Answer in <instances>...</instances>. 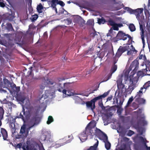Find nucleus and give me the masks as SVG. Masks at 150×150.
<instances>
[{
  "instance_id": "nucleus-1",
  "label": "nucleus",
  "mask_w": 150,
  "mask_h": 150,
  "mask_svg": "<svg viewBox=\"0 0 150 150\" xmlns=\"http://www.w3.org/2000/svg\"><path fill=\"white\" fill-rule=\"evenodd\" d=\"M124 9L131 14L134 13L137 18L139 21L140 30L141 31V38L145 37L150 38V30L148 28L147 30H145L144 31L143 30V26L144 25L143 22L144 21V16H143V8H139L134 10L127 7H125Z\"/></svg>"
},
{
  "instance_id": "nucleus-48",
  "label": "nucleus",
  "mask_w": 150,
  "mask_h": 150,
  "mask_svg": "<svg viewBox=\"0 0 150 150\" xmlns=\"http://www.w3.org/2000/svg\"><path fill=\"white\" fill-rule=\"evenodd\" d=\"M25 130V126L22 127H21L20 132V133H21L22 134H23L24 133Z\"/></svg>"
},
{
  "instance_id": "nucleus-39",
  "label": "nucleus",
  "mask_w": 150,
  "mask_h": 150,
  "mask_svg": "<svg viewBox=\"0 0 150 150\" xmlns=\"http://www.w3.org/2000/svg\"><path fill=\"white\" fill-rule=\"evenodd\" d=\"M6 29L8 31H11L13 30V28L11 25L9 23H7L6 24Z\"/></svg>"
},
{
  "instance_id": "nucleus-24",
  "label": "nucleus",
  "mask_w": 150,
  "mask_h": 150,
  "mask_svg": "<svg viewBox=\"0 0 150 150\" xmlns=\"http://www.w3.org/2000/svg\"><path fill=\"white\" fill-rule=\"evenodd\" d=\"M98 138L100 140H103V142L108 140V137L107 135L103 132L99 136Z\"/></svg>"
},
{
  "instance_id": "nucleus-45",
  "label": "nucleus",
  "mask_w": 150,
  "mask_h": 150,
  "mask_svg": "<svg viewBox=\"0 0 150 150\" xmlns=\"http://www.w3.org/2000/svg\"><path fill=\"white\" fill-rule=\"evenodd\" d=\"M90 37L91 38H97L98 37H99V36H98V35L96 33L94 32L90 34Z\"/></svg>"
},
{
  "instance_id": "nucleus-4",
  "label": "nucleus",
  "mask_w": 150,
  "mask_h": 150,
  "mask_svg": "<svg viewBox=\"0 0 150 150\" xmlns=\"http://www.w3.org/2000/svg\"><path fill=\"white\" fill-rule=\"evenodd\" d=\"M4 83L8 90L11 89L13 91H16L17 92L16 99L18 101H19V96L18 93L19 91V86L16 87L15 84L13 82H10L7 79L5 80L4 81Z\"/></svg>"
},
{
  "instance_id": "nucleus-28",
  "label": "nucleus",
  "mask_w": 150,
  "mask_h": 150,
  "mask_svg": "<svg viewBox=\"0 0 150 150\" xmlns=\"http://www.w3.org/2000/svg\"><path fill=\"white\" fill-rule=\"evenodd\" d=\"M4 113L3 109L1 107H0V126L1 125V120L3 119Z\"/></svg>"
},
{
  "instance_id": "nucleus-9",
  "label": "nucleus",
  "mask_w": 150,
  "mask_h": 150,
  "mask_svg": "<svg viewBox=\"0 0 150 150\" xmlns=\"http://www.w3.org/2000/svg\"><path fill=\"white\" fill-rule=\"evenodd\" d=\"M139 64L138 61L137 60H134L131 64L129 69L131 71L133 68L132 71L131 73L132 75H134L136 73L139 68Z\"/></svg>"
},
{
  "instance_id": "nucleus-13",
  "label": "nucleus",
  "mask_w": 150,
  "mask_h": 150,
  "mask_svg": "<svg viewBox=\"0 0 150 150\" xmlns=\"http://www.w3.org/2000/svg\"><path fill=\"white\" fill-rule=\"evenodd\" d=\"M147 69H142L141 71H138L137 75L138 77L140 76H143L144 75H150V73H149Z\"/></svg>"
},
{
  "instance_id": "nucleus-55",
  "label": "nucleus",
  "mask_w": 150,
  "mask_h": 150,
  "mask_svg": "<svg viewBox=\"0 0 150 150\" xmlns=\"http://www.w3.org/2000/svg\"><path fill=\"white\" fill-rule=\"evenodd\" d=\"M144 12L146 17H148L150 15V13L149 12V11L146 10H145Z\"/></svg>"
},
{
  "instance_id": "nucleus-27",
  "label": "nucleus",
  "mask_w": 150,
  "mask_h": 150,
  "mask_svg": "<svg viewBox=\"0 0 150 150\" xmlns=\"http://www.w3.org/2000/svg\"><path fill=\"white\" fill-rule=\"evenodd\" d=\"M135 101L139 104H144L145 103L146 100L144 98H141L135 99Z\"/></svg>"
},
{
  "instance_id": "nucleus-56",
  "label": "nucleus",
  "mask_w": 150,
  "mask_h": 150,
  "mask_svg": "<svg viewBox=\"0 0 150 150\" xmlns=\"http://www.w3.org/2000/svg\"><path fill=\"white\" fill-rule=\"evenodd\" d=\"M147 43L148 45L150 51V38H146Z\"/></svg>"
},
{
  "instance_id": "nucleus-26",
  "label": "nucleus",
  "mask_w": 150,
  "mask_h": 150,
  "mask_svg": "<svg viewBox=\"0 0 150 150\" xmlns=\"http://www.w3.org/2000/svg\"><path fill=\"white\" fill-rule=\"evenodd\" d=\"M125 36H127L128 38H131L130 36L128 34H126L125 33L121 31H119L117 34V37H118L122 38Z\"/></svg>"
},
{
  "instance_id": "nucleus-43",
  "label": "nucleus",
  "mask_w": 150,
  "mask_h": 150,
  "mask_svg": "<svg viewBox=\"0 0 150 150\" xmlns=\"http://www.w3.org/2000/svg\"><path fill=\"white\" fill-rule=\"evenodd\" d=\"M133 100V98L132 96L130 98H129L127 102V104L125 107H127V106H128V105L132 102Z\"/></svg>"
},
{
  "instance_id": "nucleus-58",
  "label": "nucleus",
  "mask_w": 150,
  "mask_h": 150,
  "mask_svg": "<svg viewBox=\"0 0 150 150\" xmlns=\"http://www.w3.org/2000/svg\"><path fill=\"white\" fill-rule=\"evenodd\" d=\"M68 137L69 138H70L69 140L68 141L69 142H70L73 138V136L72 135H69Z\"/></svg>"
},
{
  "instance_id": "nucleus-7",
  "label": "nucleus",
  "mask_w": 150,
  "mask_h": 150,
  "mask_svg": "<svg viewBox=\"0 0 150 150\" xmlns=\"http://www.w3.org/2000/svg\"><path fill=\"white\" fill-rule=\"evenodd\" d=\"M38 147L37 144H33L28 141L26 144H24L22 148L24 150H38Z\"/></svg>"
},
{
  "instance_id": "nucleus-32",
  "label": "nucleus",
  "mask_w": 150,
  "mask_h": 150,
  "mask_svg": "<svg viewBox=\"0 0 150 150\" xmlns=\"http://www.w3.org/2000/svg\"><path fill=\"white\" fill-rule=\"evenodd\" d=\"M103 132L100 129L96 128V129H95V135L98 137Z\"/></svg>"
},
{
  "instance_id": "nucleus-47",
  "label": "nucleus",
  "mask_w": 150,
  "mask_h": 150,
  "mask_svg": "<svg viewBox=\"0 0 150 150\" xmlns=\"http://www.w3.org/2000/svg\"><path fill=\"white\" fill-rule=\"evenodd\" d=\"M134 131L131 130H129L128 132L127 135L128 136L130 137L134 134Z\"/></svg>"
},
{
  "instance_id": "nucleus-18",
  "label": "nucleus",
  "mask_w": 150,
  "mask_h": 150,
  "mask_svg": "<svg viewBox=\"0 0 150 150\" xmlns=\"http://www.w3.org/2000/svg\"><path fill=\"white\" fill-rule=\"evenodd\" d=\"M30 70L27 72V69L24 67H22V69H23V73L25 76L26 77L29 76L31 74L32 72L33 71V67H31L29 68Z\"/></svg>"
},
{
  "instance_id": "nucleus-53",
  "label": "nucleus",
  "mask_w": 150,
  "mask_h": 150,
  "mask_svg": "<svg viewBox=\"0 0 150 150\" xmlns=\"http://www.w3.org/2000/svg\"><path fill=\"white\" fill-rule=\"evenodd\" d=\"M112 30V29L110 30L109 33L107 34V37H113L112 34L111 33Z\"/></svg>"
},
{
  "instance_id": "nucleus-10",
  "label": "nucleus",
  "mask_w": 150,
  "mask_h": 150,
  "mask_svg": "<svg viewBox=\"0 0 150 150\" xmlns=\"http://www.w3.org/2000/svg\"><path fill=\"white\" fill-rule=\"evenodd\" d=\"M42 117L38 115H36L33 116L31 119V122H33V124L30 127L32 128L35 125H37L39 124L40 122Z\"/></svg>"
},
{
  "instance_id": "nucleus-25",
  "label": "nucleus",
  "mask_w": 150,
  "mask_h": 150,
  "mask_svg": "<svg viewBox=\"0 0 150 150\" xmlns=\"http://www.w3.org/2000/svg\"><path fill=\"white\" fill-rule=\"evenodd\" d=\"M36 29V27L33 24H30L29 26V29L28 30V33L31 34L33 32H34Z\"/></svg>"
},
{
  "instance_id": "nucleus-50",
  "label": "nucleus",
  "mask_w": 150,
  "mask_h": 150,
  "mask_svg": "<svg viewBox=\"0 0 150 150\" xmlns=\"http://www.w3.org/2000/svg\"><path fill=\"white\" fill-rule=\"evenodd\" d=\"M1 103L2 104H8L9 103V101H8L6 99H4L2 101H1Z\"/></svg>"
},
{
  "instance_id": "nucleus-38",
  "label": "nucleus",
  "mask_w": 150,
  "mask_h": 150,
  "mask_svg": "<svg viewBox=\"0 0 150 150\" xmlns=\"http://www.w3.org/2000/svg\"><path fill=\"white\" fill-rule=\"evenodd\" d=\"M117 65H114L111 67L110 71L112 73H114L117 69Z\"/></svg>"
},
{
  "instance_id": "nucleus-40",
  "label": "nucleus",
  "mask_w": 150,
  "mask_h": 150,
  "mask_svg": "<svg viewBox=\"0 0 150 150\" xmlns=\"http://www.w3.org/2000/svg\"><path fill=\"white\" fill-rule=\"evenodd\" d=\"M113 73H112V72L110 71V73L108 74V75H107L106 76L105 78V81H107L109 79H110Z\"/></svg>"
},
{
  "instance_id": "nucleus-5",
  "label": "nucleus",
  "mask_w": 150,
  "mask_h": 150,
  "mask_svg": "<svg viewBox=\"0 0 150 150\" xmlns=\"http://www.w3.org/2000/svg\"><path fill=\"white\" fill-rule=\"evenodd\" d=\"M5 38H0V44L4 45H8L12 47L14 45V44H17L19 45V38H15L14 41L15 42L13 43V41L10 39V38H8L7 40L4 39Z\"/></svg>"
},
{
  "instance_id": "nucleus-63",
  "label": "nucleus",
  "mask_w": 150,
  "mask_h": 150,
  "mask_svg": "<svg viewBox=\"0 0 150 150\" xmlns=\"http://www.w3.org/2000/svg\"><path fill=\"white\" fill-rule=\"evenodd\" d=\"M143 56H143V54H140L139 56L138 57V58L139 59H143Z\"/></svg>"
},
{
  "instance_id": "nucleus-49",
  "label": "nucleus",
  "mask_w": 150,
  "mask_h": 150,
  "mask_svg": "<svg viewBox=\"0 0 150 150\" xmlns=\"http://www.w3.org/2000/svg\"><path fill=\"white\" fill-rule=\"evenodd\" d=\"M105 20L103 18L99 19L98 20V23L99 24H103L105 22Z\"/></svg>"
},
{
  "instance_id": "nucleus-36",
  "label": "nucleus",
  "mask_w": 150,
  "mask_h": 150,
  "mask_svg": "<svg viewBox=\"0 0 150 150\" xmlns=\"http://www.w3.org/2000/svg\"><path fill=\"white\" fill-rule=\"evenodd\" d=\"M54 119L51 116H49L48 117V120L47 122V123L49 125L51 123L53 122Z\"/></svg>"
},
{
  "instance_id": "nucleus-52",
  "label": "nucleus",
  "mask_w": 150,
  "mask_h": 150,
  "mask_svg": "<svg viewBox=\"0 0 150 150\" xmlns=\"http://www.w3.org/2000/svg\"><path fill=\"white\" fill-rule=\"evenodd\" d=\"M127 72H126L125 73V75H124V77H125V80L126 81H127V80H128V79H129V76H128V74L129 73V72H128L127 74Z\"/></svg>"
},
{
  "instance_id": "nucleus-64",
  "label": "nucleus",
  "mask_w": 150,
  "mask_h": 150,
  "mask_svg": "<svg viewBox=\"0 0 150 150\" xmlns=\"http://www.w3.org/2000/svg\"><path fill=\"white\" fill-rule=\"evenodd\" d=\"M28 3V4L29 5H30L32 2V0H26Z\"/></svg>"
},
{
  "instance_id": "nucleus-30",
  "label": "nucleus",
  "mask_w": 150,
  "mask_h": 150,
  "mask_svg": "<svg viewBox=\"0 0 150 150\" xmlns=\"http://www.w3.org/2000/svg\"><path fill=\"white\" fill-rule=\"evenodd\" d=\"M98 144V141L97 140V142L93 146H91L87 150H96Z\"/></svg>"
},
{
  "instance_id": "nucleus-34",
  "label": "nucleus",
  "mask_w": 150,
  "mask_h": 150,
  "mask_svg": "<svg viewBox=\"0 0 150 150\" xmlns=\"http://www.w3.org/2000/svg\"><path fill=\"white\" fill-rule=\"evenodd\" d=\"M42 136L44 138V140H45L47 139L50 138L51 135L50 133L47 132L45 133V134L43 135Z\"/></svg>"
},
{
  "instance_id": "nucleus-15",
  "label": "nucleus",
  "mask_w": 150,
  "mask_h": 150,
  "mask_svg": "<svg viewBox=\"0 0 150 150\" xmlns=\"http://www.w3.org/2000/svg\"><path fill=\"white\" fill-rule=\"evenodd\" d=\"M108 24L112 26L113 30H119V27H120L123 26L122 23L116 24L111 20H109Z\"/></svg>"
},
{
  "instance_id": "nucleus-59",
  "label": "nucleus",
  "mask_w": 150,
  "mask_h": 150,
  "mask_svg": "<svg viewBox=\"0 0 150 150\" xmlns=\"http://www.w3.org/2000/svg\"><path fill=\"white\" fill-rule=\"evenodd\" d=\"M5 5L4 3L2 2L1 0L0 1V6L1 7L5 6Z\"/></svg>"
},
{
  "instance_id": "nucleus-57",
  "label": "nucleus",
  "mask_w": 150,
  "mask_h": 150,
  "mask_svg": "<svg viewBox=\"0 0 150 150\" xmlns=\"http://www.w3.org/2000/svg\"><path fill=\"white\" fill-rule=\"evenodd\" d=\"M19 101L23 103H24V101H25V98H21V97H20V95H19Z\"/></svg>"
},
{
  "instance_id": "nucleus-8",
  "label": "nucleus",
  "mask_w": 150,
  "mask_h": 150,
  "mask_svg": "<svg viewBox=\"0 0 150 150\" xmlns=\"http://www.w3.org/2000/svg\"><path fill=\"white\" fill-rule=\"evenodd\" d=\"M65 80L64 78H57L56 79V81L57 84V90L59 92H62L64 94H66L67 90L64 89V85L61 83L62 81Z\"/></svg>"
},
{
  "instance_id": "nucleus-11",
  "label": "nucleus",
  "mask_w": 150,
  "mask_h": 150,
  "mask_svg": "<svg viewBox=\"0 0 150 150\" xmlns=\"http://www.w3.org/2000/svg\"><path fill=\"white\" fill-rule=\"evenodd\" d=\"M51 6L55 10L56 13H57V9L56 6L57 4H59L62 6H64L65 5L63 2L60 1H58V0H52L51 2Z\"/></svg>"
},
{
  "instance_id": "nucleus-31",
  "label": "nucleus",
  "mask_w": 150,
  "mask_h": 150,
  "mask_svg": "<svg viewBox=\"0 0 150 150\" xmlns=\"http://www.w3.org/2000/svg\"><path fill=\"white\" fill-rule=\"evenodd\" d=\"M56 79L54 80L53 81L52 80H47V83L49 85H56L57 84V81H56Z\"/></svg>"
},
{
  "instance_id": "nucleus-62",
  "label": "nucleus",
  "mask_w": 150,
  "mask_h": 150,
  "mask_svg": "<svg viewBox=\"0 0 150 150\" xmlns=\"http://www.w3.org/2000/svg\"><path fill=\"white\" fill-rule=\"evenodd\" d=\"M136 112H137L138 114H140L142 112V110L141 109L139 108Z\"/></svg>"
},
{
  "instance_id": "nucleus-60",
  "label": "nucleus",
  "mask_w": 150,
  "mask_h": 150,
  "mask_svg": "<svg viewBox=\"0 0 150 150\" xmlns=\"http://www.w3.org/2000/svg\"><path fill=\"white\" fill-rule=\"evenodd\" d=\"M142 41V42L143 44V47L144 48L145 47V42L144 40V38H141Z\"/></svg>"
},
{
  "instance_id": "nucleus-44",
  "label": "nucleus",
  "mask_w": 150,
  "mask_h": 150,
  "mask_svg": "<svg viewBox=\"0 0 150 150\" xmlns=\"http://www.w3.org/2000/svg\"><path fill=\"white\" fill-rule=\"evenodd\" d=\"M38 17V16L37 15H35L32 16L31 18V19L32 21H34L37 19Z\"/></svg>"
},
{
  "instance_id": "nucleus-23",
  "label": "nucleus",
  "mask_w": 150,
  "mask_h": 150,
  "mask_svg": "<svg viewBox=\"0 0 150 150\" xmlns=\"http://www.w3.org/2000/svg\"><path fill=\"white\" fill-rule=\"evenodd\" d=\"M1 132L3 137V139L4 140H8V133L6 130L3 128L1 129Z\"/></svg>"
},
{
  "instance_id": "nucleus-46",
  "label": "nucleus",
  "mask_w": 150,
  "mask_h": 150,
  "mask_svg": "<svg viewBox=\"0 0 150 150\" xmlns=\"http://www.w3.org/2000/svg\"><path fill=\"white\" fill-rule=\"evenodd\" d=\"M87 24L89 25H93L94 24V20L93 19L89 20L87 22Z\"/></svg>"
},
{
  "instance_id": "nucleus-37",
  "label": "nucleus",
  "mask_w": 150,
  "mask_h": 150,
  "mask_svg": "<svg viewBox=\"0 0 150 150\" xmlns=\"http://www.w3.org/2000/svg\"><path fill=\"white\" fill-rule=\"evenodd\" d=\"M43 7L42 6V5L41 4H40L37 7V10L38 12L39 13H42V10L43 9Z\"/></svg>"
},
{
  "instance_id": "nucleus-61",
  "label": "nucleus",
  "mask_w": 150,
  "mask_h": 150,
  "mask_svg": "<svg viewBox=\"0 0 150 150\" xmlns=\"http://www.w3.org/2000/svg\"><path fill=\"white\" fill-rule=\"evenodd\" d=\"M112 95L110 96L107 98V101H108L112 99Z\"/></svg>"
},
{
  "instance_id": "nucleus-14",
  "label": "nucleus",
  "mask_w": 150,
  "mask_h": 150,
  "mask_svg": "<svg viewBox=\"0 0 150 150\" xmlns=\"http://www.w3.org/2000/svg\"><path fill=\"white\" fill-rule=\"evenodd\" d=\"M88 137L89 136L86 132L85 129L79 135V138L82 142L86 141Z\"/></svg>"
},
{
  "instance_id": "nucleus-51",
  "label": "nucleus",
  "mask_w": 150,
  "mask_h": 150,
  "mask_svg": "<svg viewBox=\"0 0 150 150\" xmlns=\"http://www.w3.org/2000/svg\"><path fill=\"white\" fill-rule=\"evenodd\" d=\"M67 94H66V95H67L69 96H73L74 94H75L74 92H71L70 90H67Z\"/></svg>"
},
{
  "instance_id": "nucleus-41",
  "label": "nucleus",
  "mask_w": 150,
  "mask_h": 150,
  "mask_svg": "<svg viewBox=\"0 0 150 150\" xmlns=\"http://www.w3.org/2000/svg\"><path fill=\"white\" fill-rule=\"evenodd\" d=\"M64 85V89H68L70 87L69 83H63Z\"/></svg>"
},
{
  "instance_id": "nucleus-20",
  "label": "nucleus",
  "mask_w": 150,
  "mask_h": 150,
  "mask_svg": "<svg viewBox=\"0 0 150 150\" xmlns=\"http://www.w3.org/2000/svg\"><path fill=\"white\" fill-rule=\"evenodd\" d=\"M92 99L90 101L86 102V105L88 108H91V110H93L95 108V103Z\"/></svg>"
},
{
  "instance_id": "nucleus-19",
  "label": "nucleus",
  "mask_w": 150,
  "mask_h": 150,
  "mask_svg": "<svg viewBox=\"0 0 150 150\" xmlns=\"http://www.w3.org/2000/svg\"><path fill=\"white\" fill-rule=\"evenodd\" d=\"M138 124L144 126L147 125V122L145 120V117L143 115L142 116L139 118V119L138 121Z\"/></svg>"
},
{
  "instance_id": "nucleus-17",
  "label": "nucleus",
  "mask_w": 150,
  "mask_h": 150,
  "mask_svg": "<svg viewBox=\"0 0 150 150\" xmlns=\"http://www.w3.org/2000/svg\"><path fill=\"white\" fill-rule=\"evenodd\" d=\"M122 79L120 77L119 78L117 81V87L119 89H122L125 86V85L122 83Z\"/></svg>"
},
{
  "instance_id": "nucleus-6",
  "label": "nucleus",
  "mask_w": 150,
  "mask_h": 150,
  "mask_svg": "<svg viewBox=\"0 0 150 150\" xmlns=\"http://www.w3.org/2000/svg\"><path fill=\"white\" fill-rule=\"evenodd\" d=\"M93 123L90 122L85 128V130L90 139H92L95 135V125H92Z\"/></svg>"
},
{
  "instance_id": "nucleus-42",
  "label": "nucleus",
  "mask_w": 150,
  "mask_h": 150,
  "mask_svg": "<svg viewBox=\"0 0 150 150\" xmlns=\"http://www.w3.org/2000/svg\"><path fill=\"white\" fill-rule=\"evenodd\" d=\"M140 139L142 140V141L144 142V146L146 147V149H147V147H149L146 145V142H147V141L146 140V139H144L143 137H140Z\"/></svg>"
},
{
  "instance_id": "nucleus-12",
  "label": "nucleus",
  "mask_w": 150,
  "mask_h": 150,
  "mask_svg": "<svg viewBox=\"0 0 150 150\" xmlns=\"http://www.w3.org/2000/svg\"><path fill=\"white\" fill-rule=\"evenodd\" d=\"M134 79H132L130 77L129 81L130 83H131L130 85L129 86L127 89V92H128L129 94H131L132 91L134 89L135 87V85L134 84Z\"/></svg>"
},
{
  "instance_id": "nucleus-33",
  "label": "nucleus",
  "mask_w": 150,
  "mask_h": 150,
  "mask_svg": "<svg viewBox=\"0 0 150 150\" xmlns=\"http://www.w3.org/2000/svg\"><path fill=\"white\" fill-rule=\"evenodd\" d=\"M105 143V147L106 149L107 150L110 149L111 147V144L108 141V140L104 142Z\"/></svg>"
},
{
  "instance_id": "nucleus-2",
  "label": "nucleus",
  "mask_w": 150,
  "mask_h": 150,
  "mask_svg": "<svg viewBox=\"0 0 150 150\" xmlns=\"http://www.w3.org/2000/svg\"><path fill=\"white\" fill-rule=\"evenodd\" d=\"M18 118V116H16L15 118H13L12 117L10 116L8 119L9 127L12 133L11 135L13 140V143L11 142L10 144L15 147L16 149L19 148V125L16 121V118Z\"/></svg>"
},
{
  "instance_id": "nucleus-21",
  "label": "nucleus",
  "mask_w": 150,
  "mask_h": 150,
  "mask_svg": "<svg viewBox=\"0 0 150 150\" xmlns=\"http://www.w3.org/2000/svg\"><path fill=\"white\" fill-rule=\"evenodd\" d=\"M144 63L146 66V68L147 70L149 72L150 71V61L149 60H147L145 55H144L143 56Z\"/></svg>"
},
{
  "instance_id": "nucleus-35",
  "label": "nucleus",
  "mask_w": 150,
  "mask_h": 150,
  "mask_svg": "<svg viewBox=\"0 0 150 150\" xmlns=\"http://www.w3.org/2000/svg\"><path fill=\"white\" fill-rule=\"evenodd\" d=\"M129 28L131 32L134 31L136 30L135 26L133 24H130L129 25Z\"/></svg>"
},
{
  "instance_id": "nucleus-16",
  "label": "nucleus",
  "mask_w": 150,
  "mask_h": 150,
  "mask_svg": "<svg viewBox=\"0 0 150 150\" xmlns=\"http://www.w3.org/2000/svg\"><path fill=\"white\" fill-rule=\"evenodd\" d=\"M110 91L109 90L107 92H105L103 94L101 95L96 97L92 99L94 102L95 103V102L98 100H102L103 98H104L108 95L110 93Z\"/></svg>"
},
{
  "instance_id": "nucleus-54",
  "label": "nucleus",
  "mask_w": 150,
  "mask_h": 150,
  "mask_svg": "<svg viewBox=\"0 0 150 150\" xmlns=\"http://www.w3.org/2000/svg\"><path fill=\"white\" fill-rule=\"evenodd\" d=\"M12 103L9 102L8 104V108L11 111H12Z\"/></svg>"
},
{
  "instance_id": "nucleus-3",
  "label": "nucleus",
  "mask_w": 150,
  "mask_h": 150,
  "mask_svg": "<svg viewBox=\"0 0 150 150\" xmlns=\"http://www.w3.org/2000/svg\"><path fill=\"white\" fill-rule=\"evenodd\" d=\"M126 51H127V54L128 55H131L133 53L136 54L137 52V51L132 45L129 44L125 46H120L117 50L115 57L119 58L123 53Z\"/></svg>"
},
{
  "instance_id": "nucleus-29",
  "label": "nucleus",
  "mask_w": 150,
  "mask_h": 150,
  "mask_svg": "<svg viewBox=\"0 0 150 150\" xmlns=\"http://www.w3.org/2000/svg\"><path fill=\"white\" fill-rule=\"evenodd\" d=\"M143 90L142 88H141L139 92L137 93V94L134 97L135 99H137V98H141V97L142 96L143 94Z\"/></svg>"
},
{
  "instance_id": "nucleus-22",
  "label": "nucleus",
  "mask_w": 150,
  "mask_h": 150,
  "mask_svg": "<svg viewBox=\"0 0 150 150\" xmlns=\"http://www.w3.org/2000/svg\"><path fill=\"white\" fill-rule=\"evenodd\" d=\"M45 40L44 38H39V40L36 43V44L40 43V46H44L46 47L47 48V49H48L49 45H46L45 42Z\"/></svg>"
}]
</instances>
